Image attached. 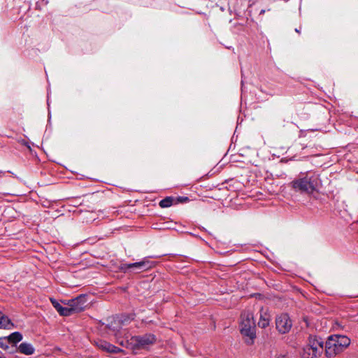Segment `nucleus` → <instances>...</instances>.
Listing matches in <instances>:
<instances>
[{
    "label": "nucleus",
    "mask_w": 358,
    "mask_h": 358,
    "mask_svg": "<svg viewBox=\"0 0 358 358\" xmlns=\"http://www.w3.org/2000/svg\"><path fill=\"white\" fill-rule=\"evenodd\" d=\"M321 186L322 180L320 174L312 171L300 173L288 184V187L294 192L308 196L319 192Z\"/></svg>",
    "instance_id": "nucleus-1"
},
{
    "label": "nucleus",
    "mask_w": 358,
    "mask_h": 358,
    "mask_svg": "<svg viewBox=\"0 0 358 358\" xmlns=\"http://www.w3.org/2000/svg\"><path fill=\"white\" fill-rule=\"evenodd\" d=\"M350 344V339L343 335H332L328 338L325 352L328 357H334L346 349Z\"/></svg>",
    "instance_id": "nucleus-2"
},
{
    "label": "nucleus",
    "mask_w": 358,
    "mask_h": 358,
    "mask_svg": "<svg viewBox=\"0 0 358 358\" xmlns=\"http://www.w3.org/2000/svg\"><path fill=\"white\" fill-rule=\"evenodd\" d=\"M240 331L241 334L247 338L246 341L252 343L255 337V323L252 310H246L241 314Z\"/></svg>",
    "instance_id": "nucleus-3"
},
{
    "label": "nucleus",
    "mask_w": 358,
    "mask_h": 358,
    "mask_svg": "<svg viewBox=\"0 0 358 358\" xmlns=\"http://www.w3.org/2000/svg\"><path fill=\"white\" fill-rule=\"evenodd\" d=\"M323 351V341L315 336H310L308 343L303 348L301 353L302 358H315Z\"/></svg>",
    "instance_id": "nucleus-4"
},
{
    "label": "nucleus",
    "mask_w": 358,
    "mask_h": 358,
    "mask_svg": "<svg viewBox=\"0 0 358 358\" xmlns=\"http://www.w3.org/2000/svg\"><path fill=\"white\" fill-rule=\"evenodd\" d=\"M156 340L153 334L133 336L128 341V345L133 350L148 349L156 342Z\"/></svg>",
    "instance_id": "nucleus-5"
},
{
    "label": "nucleus",
    "mask_w": 358,
    "mask_h": 358,
    "mask_svg": "<svg viewBox=\"0 0 358 358\" xmlns=\"http://www.w3.org/2000/svg\"><path fill=\"white\" fill-rule=\"evenodd\" d=\"M151 267L150 262L143 259L141 262L132 264H123L120 266V269L124 273L127 271L141 272L146 271Z\"/></svg>",
    "instance_id": "nucleus-6"
},
{
    "label": "nucleus",
    "mask_w": 358,
    "mask_h": 358,
    "mask_svg": "<svg viewBox=\"0 0 358 358\" xmlns=\"http://www.w3.org/2000/svg\"><path fill=\"white\" fill-rule=\"evenodd\" d=\"M275 324L279 332L285 334L290 330L292 323L287 314H282L277 317Z\"/></svg>",
    "instance_id": "nucleus-7"
},
{
    "label": "nucleus",
    "mask_w": 358,
    "mask_h": 358,
    "mask_svg": "<svg viewBox=\"0 0 358 358\" xmlns=\"http://www.w3.org/2000/svg\"><path fill=\"white\" fill-rule=\"evenodd\" d=\"M63 303L71 307L73 313H79L84 310L86 299L84 296H79L76 299L69 301H63Z\"/></svg>",
    "instance_id": "nucleus-8"
},
{
    "label": "nucleus",
    "mask_w": 358,
    "mask_h": 358,
    "mask_svg": "<svg viewBox=\"0 0 358 358\" xmlns=\"http://www.w3.org/2000/svg\"><path fill=\"white\" fill-rule=\"evenodd\" d=\"M271 321V315L268 308H262L259 310V319L258 326L262 329L269 325Z\"/></svg>",
    "instance_id": "nucleus-9"
},
{
    "label": "nucleus",
    "mask_w": 358,
    "mask_h": 358,
    "mask_svg": "<svg viewBox=\"0 0 358 358\" xmlns=\"http://www.w3.org/2000/svg\"><path fill=\"white\" fill-rule=\"evenodd\" d=\"M96 345L101 350L110 353H118L122 352V350L109 343L105 341H99L96 342Z\"/></svg>",
    "instance_id": "nucleus-10"
},
{
    "label": "nucleus",
    "mask_w": 358,
    "mask_h": 358,
    "mask_svg": "<svg viewBox=\"0 0 358 358\" xmlns=\"http://www.w3.org/2000/svg\"><path fill=\"white\" fill-rule=\"evenodd\" d=\"M17 351L25 355H31L34 353L35 349L31 343L24 342L18 346Z\"/></svg>",
    "instance_id": "nucleus-11"
},
{
    "label": "nucleus",
    "mask_w": 358,
    "mask_h": 358,
    "mask_svg": "<svg viewBox=\"0 0 358 358\" xmlns=\"http://www.w3.org/2000/svg\"><path fill=\"white\" fill-rule=\"evenodd\" d=\"M13 327V324L10 320L0 311V328L10 329Z\"/></svg>",
    "instance_id": "nucleus-12"
},
{
    "label": "nucleus",
    "mask_w": 358,
    "mask_h": 358,
    "mask_svg": "<svg viewBox=\"0 0 358 358\" xmlns=\"http://www.w3.org/2000/svg\"><path fill=\"white\" fill-rule=\"evenodd\" d=\"M176 199H174V197L172 196H166V198L161 200L159 203V205L161 208H169L173 205H175L174 201Z\"/></svg>",
    "instance_id": "nucleus-13"
},
{
    "label": "nucleus",
    "mask_w": 358,
    "mask_h": 358,
    "mask_svg": "<svg viewBox=\"0 0 358 358\" xmlns=\"http://www.w3.org/2000/svg\"><path fill=\"white\" fill-rule=\"evenodd\" d=\"M8 341L11 344H16L22 339V335L20 332L12 333L7 337Z\"/></svg>",
    "instance_id": "nucleus-14"
},
{
    "label": "nucleus",
    "mask_w": 358,
    "mask_h": 358,
    "mask_svg": "<svg viewBox=\"0 0 358 358\" xmlns=\"http://www.w3.org/2000/svg\"><path fill=\"white\" fill-rule=\"evenodd\" d=\"M60 315L62 316H69L73 314L72 310L71 309V307L67 306V307H63L62 306L60 310L58 312Z\"/></svg>",
    "instance_id": "nucleus-15"
},
{
    "label": "nucleus",
    "mask_w": 358,
    "mask_h": 358,
    "mask_svg": "<svg viewBox=\"0 0 358 358\" xmlns=\"http://www.w3.org/2000/svg\"><path fill=\"white\" fill-rule=\"evenodd\" d=\"M99 240H101V238H98L96 236L90 237V238L84 240L83 241H82V243L86 244V245H94Z\"/></svg>",
    "instance_id": "nucleus-16"
},
{
    "label": "nucleus",
    "mask_w": 358,
    "mask_h": 358,
    "mask_svg": "<svg viewBox=\"0 0 358 358\" xmlns=\"http://www.w3.org/2000/svg\"><path fill=\"white\" fill-rule=\"evenodd\" d=\"M174 199H176L174 201L175 204H178L179 203H186L189 201V199L187 196H177V197L174 198Z\"/></svg>",
    "instance_id": "nucleus-17"
},
{
    "label": "nucleus",
    "mask_w": 358,
    "mask_h": 358,
    "mask_svg": "<svg viewBox=\"0 0 358 358\" xmlns=\"http://www.w3.org/2000/svg\"><path fill=\"white\" fill-rule=\"evenodd\" d=\"M50 301L54 308L57 310V312H59L62 306H61L60 303L54 299H50Z\"/></svg>",
    "instance_id": "nucleus-18"
},
{
    "label": "nucleus",
    "mask_w": 358,
    "mask_h": 358,
    "mask_svg": "<svg viewBox=\"0 0 358 358\" xmlns=\"http://www.w3.org/2000/svg\"><path fill=\"white\" fill-rule=\"evenodd\" d=\"M41 3H43L44 5H47L48 3V0H41Z\"/></svg>",
    "instance_id": "nucleus-19"
},
{
    "label": "nucleus",
    "mask_w": 358,
    "mask_h": 358,
    "mask_svg": "<svg viewBox=\"0 0 358 358\" xmlns=\"http://www.w3.org/2000/svg\"><path fill=\"white\" fill-rule=\"evenodd\" d=\"M295 31H296V33L300 34V33H301V27H299V29H298V28H296V29H295Z\"/></svg>",
    "instance_id": "nucleus-20"
},
{
    "label": "nucleus",
    "mask_w": 358,
    "mask_h": 358,
    "mask_svg": "<svg viewBox=\"0 0 358 358\" xmlns=\"http://www.w3.org/2000/svg\"><path fill=\"white\" fill-rule=\"evenodd\" d=\"M265 12H266V10H265L264 9H262V10H260V12H259V15H263V14H264V13H265Z\"/></svg>",
    "instance_id": "nucleus-21"
},
{
    "label": "nucleus",
    "mask_w": 358,
    "mask_h": 358,
    "mask_svg": "<svg viewBox=\"0 0 358 358\" xmlns=\"http://www.w3.org/2000/svg\"><path fill=\"white\" fill-rule=\"evenodd\" d=\"M36 8L37 9H38H38H41V8H40V5H39V3H38V2H37V3H36Z\"/></svg>",
    "instance_id": "nucleus-22"
},
{
    "label": "nucleus",
    "mask_w": 358,
    "mask_h": 358,
    "mask_svg": "<svg viewBox=\"0 0 358 358\" xmlns=\"http://www.w3.org/2000/svg\"><path fill=\"white\" fill-rule=\"evenodd\" d=\"M0 358H5V357H3V353H1V355H0Z\"/></svg>",
    "instance_id": "nucleus-23"
},
{
    "label": "nucleus",
    "mask_w": 358,
    "mask_h": 358,
    "mask_svg": "<svg viewBox=\"0 0 358 358\" xmlns=\"http://www.w3.org/2000/svg\"><path fill=\"white\" fill-rule=\"evenodd\" d=\"M158 256H151L150 257L152 258H154V257H157Z\"/></svg>",
    "instance_id": "nucleus-24"
},
{
    "label": "nucleus",
    "mask_w": 358,
    "mask_h": 358,
    "mask_svg": "<svg viewBox=\"0 0 358 358\" xmlns=\"http://www.w3.org/2000/svg\"><path fill=\"white\" fill-rule=\"evenodd\" d=\"M278 358H286V357H278Z\"/></svg>",
    "instance_id": "nucleus-25"
},
{
    "label": "nucleus",
    "mask_w": 358,
    "mask_h": 358,
    "mask_svg": "<svg viewBox=\"0 0 358 358\" xmlns=\"http://www.w3.org/2000/svg\"><path fill=\"white\" fill-rule=\"evenodd\" d=\"M0 173H2V171H0Z\"/></svg>",
    "instance_id": "nucleus-26"
}]
</instances>
